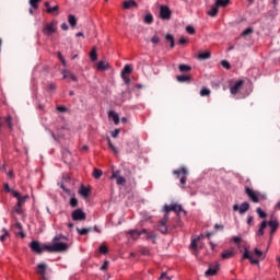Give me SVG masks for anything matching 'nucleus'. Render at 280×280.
Here are the masks:
<instances>
[{
	"label": "nucleus",
	"mask_w": 280,
	"mask_h": 280,
	"mask_svg": "<svg viewBox=\"0 0 280 280\" xmlns=\"http://www.w3.org/2000/svg\"><path fill=\"white\" fill-rule=\"evenodd\" d=\"M269 226L271 229L270 231V238L272 240V235H275V233L277 232V229H279V221L275 220H270L269 222L262 221L256 235L258 237H261V235H264V230Z\"/></svg>",
	"instance_id": "f257e3e1"
},
{
	"label": "nucleus",
	"mask_w": 280,
	"mask_h": 280,
	"mask_svg": "<svg viewBox=\"0 0 280 280\" xmlns=\"http://www.w3.org/2000/svg\"><path fill=\"white\" fill-rule=\"evenodd\" d=\"M44 250L48 253H65L69 250V245L63 242H52V245H44Z\"/></svg>",
	"instance_id": "f03ea898"
},
{
	"label": "nucleus",
	"mask_w": 280,
	"mask_h": 280,
	"mask_svg": "<svg viewBox=\"0 0 280 280\" xmlns=\"http://www.w3.org/2000/svg\"><path fill=\"white\" fill-rule=\"evenodd\" d=\"M56 32H58V22L56 21L46 24L43 28V34H45V36H51V34H56Z\"/></svg>",
	"instance_id": "7ed1b4c3"
},
{
	"label": "nucleus",
	"mask_w": 280,
	"mask_h": 280,
	"mask_svg": "<svg viewBox=\"0 0 280 280\" xmlns=\"http://www.w3.org/2000/svg\"><path fill=\"white\" fill-rule=\"evenodd\" d=\"M173 174L177 176V178H180L179 180L180 185H185L187 183V174H189V172L185 168V166L176 171H173Z\"/></svg>",
	"instance_id": "20e7f679"
},
{
	"label": "nucleus",
	"mask_w": 280,
	"mask_h": 280,
	"mask_svg": "<svg viewBox=\"0 0 280 280\" xmlns=\"http://www.w3.org/2000/svg\"><path fill=\"white\" fill-rule=\"evenodd\" d=\"M71 218L74 222H84L86 220V213L79 208L72 211Z\"/></svg>",
	"instance_id": "39448f33"
},
{
	"label": "nucleus",
	"mask_w": 280,
	"mask_h": 280,
	"mask_svg": "<svg viewBox=\"0 0 280 280\" xmlns=\"http://www.w3.org/2000/svg\"><path fill=\"white\" fill-rule=\"evenodd\" d=\"M170 221V215L165 214L164 218L158 223V231L163 235H167V222Z\"/></svg>",
	"instance_id": "423d86ee"
},
{
	"label": "nucleus",
	"mask_w": 280,
	"mask_h": 280,
	"mask_svg": "<svg viewBox=\"0 0 280 280\" xmlns=\"http://www.w3.org/2000/svg\"><path fill=\"white\" fill-rule=\"evenodd\" d=\"M160 19H162L163 21H170L172 19V10H170V7H160Z\"/></svg>",
	"instance_id": "0eeeda50"
},
{
	"label": "nucleus",
	"mask_w": 280,
	"mask_h": 280,
	"mask_svg": "<svg viewBox=\"0 0 280 280\" xmlns=\"http://www.w3.org/2000/svg\"><path fill=\"white\" fill-rule=\"evenodd\" d=\"M131 236L135 237V235H147V240H156V234L154 232H148V230L143 229L142 231L133 230L130 232Z\"/></svg>",
	"instance_id": "6e6552de"
},
{
	"label": "nucleus",
	"mask_w": 280,
	"mask_h": 280,
	"mask_svg": "<svg viewBox=\"0 0 280 280\" xmlns=\"http://www.w3.org/2000/svg\"><path fill=\"white\" fill-rule=\"evenodd\" d=\"M220 270V262H213L209 266V269L205 272L206 277H215Z\"/></svg>",
	"instance_id": "1a4fd4ad"
},
{
	"label": "nucleus",
	"mask_w": 280,
	"mask_h": 280,
	"mask_svg": "<svg viewBox=\"0 0 280 280\" xmlns=\"http://www.w3.org/2000/svg\"><path fill=\"white\" fill-rule=\"evenodd\" d=\"M248 209H250V203H248L247 201L243 202L241 206L238 205L233 206V211H238L241 215H244V213H246Z\"/></svg>",
	"instance_id": "9d476101"
},
{
	"label": "nucleus",
	"mask_w": 280,
	"mask_h": 280,
	"mask_svg": "<svg viewBox=\"0 0 280 280\" xmlns=\"http://www.w3.org/2000/svg\"><path fill=\"white\" fill-rule=\"evenodd\" d=\"M165 215H168L170 211H175V213H180L183 211V206L180 205H172V206H164Z\"/></svg>",
	"instance_id": "9b49d317"
},
{
	"label": "nucleus",
	"mask_w": 280,
	"mask_h": 280,
	"mask_svg": "<svg viewBox=\"0 0 280 280\" xmlns=\"http://www.w3.org/2000/svg\"><path fill=\"white\" fill-rule=\"evenodd\" d=\"M30 248L31 250H33V253H37V255H40L43 253V250H45V246H40V243H38L37 241H32L30 243Z\"/></svg>",
	"instance_id": "f8f14e48"
},
{
	"label": "nucleus",
	"mask_w": 280,
	"mask_h": 280,
	"mask_svg": "<svg viewBox=\"0 0 280 280\" xmlns=\"http://www.w3.org/2000/svg\"><path fill=\"white\" fill-rule=\"evenodd\" d=\"M245 194L248 196L252 202H259V196H257V192H255V190H253L252 188L245 187Z\"/></svg>",
	"instance_id": "ddd939ff"
},
{
	"label": "nucleus",
	"mask_w": 280,
	"mask_h": 280,
	"mask_svg": "<svg viewBox=\"0 0 280 280\" xmlns=\"http://www.w3.org/2000/svg\"><path fill=\"white\" fill-rule=\"evenodd\" d=\"M36 272L40 275L43 280H47L45 275H47V265L45 262H40L36 267Z\"/></svg>",
	"instance_id": "4468645a"
},
{
	"label": "nucleus",
	"mask_w": 280,
	"mask_h": 280,
	"mask_svg": "<svg viewBox=\"0 0 280 280\" xmlns=\"http://www.w3.org/2000/svg\"><path fill=\"white\" fill-rule=\"evenodd\" d=\"M243 85H244V80L236 81L235 84L230 88V93L232 95H237V93H240V89H242Z\"/></svg>",
	"instance_id": "2eb2a0df"
},
{
	"label": "nucleus",
	"mask_w": 280,
	"mask_h": 280,
	"mask_svg": "<svg viewBox=\"0 0 280 280\" xmlns=\"http://www.w3.org/2000/svg\"><path fill=\"white\" fill-rule=\"evenodd\" d=\"M243 259H249V264L252 265H259V260L253 258L250 255V252H248V248H245V252L243 254Z\"/></svg>",
	"instance_id": "dca6fc26"
},
{
	"label": "nucleus",
	"mask_w": 280,
	"mask_h": 280,
	"mask_svg": "<svg viewBox=\"0 0 280 280\" xmlns=\"http://www.w3.org/2000/svg\"><path fill=\"white\" fill-rule=\"evenodd\" d=\"M137 7H138V4H137V1H135V0L124 1V3H122V8L125 10H130V8H137Z\"/></svg>",
	"instance_id": "f3484780"
},
{
	"label": "nucleus",
	"mask_w": 280,
	"mask_h": 280,
	"mask_svg": "<svg viewBox=\"0 0 280 280\" xmlns=\"http://www.w3.org/2000/svg\"><path fill=\"white\" fill-rule=\"evenodd\" d=\"M79 194L83 198H89V196H91V189L86 188L85 186H81V188L79 189Z\"/></svg>",
	"instance_id": "a211bd4d"
},
{
	"label": "nucleus",
	"mask_w": 280,
	"mask_h": 280,
	"mask_svg": "<svg viewBox=\"0 0 280 280\" xmlns=\"http://www.w3.org/2000/svg\"><path fill=\"white\" fill-rule=\"evenodd\" d=\"M220 11L219 7L217 3H214L212 7H211V10L208 11V16H218V12Z\"/></svg>",
	"instance_id": "6ab92c4d"
},
{
	"label": "nucleus",
	"mask_w": 280,
	"mask_h": 280,
	"mask_svg": "<svg viewBox=\"0 0 280 280\" xmlns=\"http://www.w3.org/2000/svg\"><path fill=\"white\" fill-rule=\"evenodd\" d=\"M143 23H145V25H152L154 23V16L152 15V13H148L143 18Z\"/></svg>",
	"instance_id": "aec40b11"
},
{
	"label": "nucleus",
	"mask_w": 280,
	"mask_h": 280,
	"mask_svg": "<svg viewBox=\"0 0 280 280\" xmlns=\"http://www.w3.org/2000/svg\"><path fill=\"white\" fill-rule=\"evenodd\" d=\"M96 69H97L98 71H106V69H108V63H107V61H104V60L98 61V63H97V66H96Z\"/></svg>",
	"instance_id": "412c9836"
},
{
	"label": "nucleus",
	"mask_w": 280,
	"mask_h": 280,
	"mask_svg": "<svg viewBox=\"0 0 280 280\" xmlns=\"http://www.w3.org/2000/svg\"><path fill=\"white\" fill-rule=\"evenodd\" d=\"M14 229H16L19 232L16 233L18 235H21V237H25V233L23 232V224L21 222H16L14 224Z\"/></svg>",
	"instance_id": "4be33fe9"
},
{
	"label": "nucleus",
	"mask_w": 280,
	"mask_h": 280,
	"mask_svg": "<svg viewBox=\"0 0 280 280\" xmlns=\"http://www.w3.org/2000/svg\"><path fill=\"white\" fill-rule=\"evenodd\" d=\"M108 117H112V119H113L115 126L119 125V115H117V113L110 110V112L108 113Z\"/></svg>",
	"instance_id": "5701e85b"
},
{
	"label": "nucleus",
	"mask_w": 280,
	"mask_h": 280,
	"mask_svg": "<svg viewBox=\"0 0 280 280\" xmlns=\"http://www.w3.org/2000/svg\"><path fill=\"white\" fill-rule=\"evenodd\" d=\"M132 65H126L121 71V75H129L130 73H132Z\"/></svg>",
	"instance_id": "b1692460"
},
{
	"label": "nucleus",
	"mask_w": 280,
	"mask_h": 280,
	"mask_svg": "<svg viewBox=\"0 0 280 280\" xmlns=\"http://www.w3.org/2000/svg\"><path fill=\"white\" fill-rule=\"evenodd\" d=\"M90 58L92 60V62L97 61V47H93L91 52H90Z\"/></svg>",
	"instance_id": "393cba45"
},
{
	"label": "nucleus",
	"mask_w": 280,
	"mask_h": 280,
	"mask_svg": "<svg viewBox=\"0 0 280 280\" xmlns=\"http://www.w3.org/2000/svg\"><path fill=\"white\" fill-rule=\"evenodd\" d=\"M62 73H63V79L70 78L72 82H78V77L75 74L68 73L67 70H63Z\"/></svg>",
	"instance_id": "a878e982"
},
{
	"label": "nucleus",
	"mask_w": 280,
	"mask_h": 280,
	"mask_svg": "<svg viewBox=\"0 0 280 280\" xmlns=\"http://www.w3.org/2000/svg\"><path fill=\"white\" fill-rule=\"evenodd\" d=\"M177 82H191V77L189 75H185V74H182V75H177Z\"/></svg>",
	"instance_id": "bb28decb"
},
{
	"label": "nucleus",
	"mask_w": 280,
	"mask_h": 280,
	"mask_svg": "<svg viewBox=\"0 0 280 280\" xmlns=\"http://www.w3.org/2000/svg\"><path fill=\"white\" fill-rule=\"evenodd\" d=\"M91 231H93V229L91 228H77V232L79 233V235H88V233H91Z\"/></svg>",
	"instance_id": "cd10ccee"
},
{
	"label": "nucleus",
	"mask_w": 280,
	"mask_h": 280,
	"mask_svg": "<svg viewBox=\"0 0 280 280\" xmlns=\"http://www.w3.org/2000/svg\"><path fill=\"white\" fill-rule=\"evenodd\" d=\"M233 250H224L222 254H221V258L222 259H231V257H233Z\"/></svg>",
	"instance_id": "c85d7f7f"
},
{
	"label": "nucleus",
	"mask_w": 280,
	"mask_h": 280,
	"mask_svg": "<svg viewBox=\"0 0 280 280\" xmlns=\"http://www.w3.org/2000/svg\"><path fill=\"white\" fill-rule=\"evenodd\" d=\"M28 198H30V196H27V195L26 196H20L18 198V206L23 207Z\"/></svg>",
	"instance_id": "c756f323"
},
{
	"label": "nucleus",
	"mask_w": 280,
	"mask_h": 280,
	"mask_svg": "<svg viewBox=\"0 0 280 280\" xmlns=\"http://www.w3.org/2000/svg\"><path fill=\"white\" fill-rule=\"evenodd\" d=\"M68 22L71 27H75V25H78V19H75L74 15L70 14L68 16Z\"/></svg>",
	"instance_id": "7c9ffc66"
},
{
	"label": "nucleus",
	"mask_w": 280,
	"mask_h": 280,
	"mask_svg": "<svg viewBox=\"0 0 280 280\" xmlns=\"http://www.w3.org/2000/svg\"><path fill=\"white\" fill-rule=\"evenodd\" d=\"M229 3H231V0H217L215 4L219 8H226V5H229Z\"/></svg>",
	"instance_id": "2f4dec72"
},
{
	"label": "nucleus",
	"mask_w": 280,
	"mask_h": 280,
	"mask_svg": "<svg viewBox=\"0 0 280 280\" xmlns=\"http://www.w3.org/2000/svg\"><path fill=\"white\" fill-rule=\"evenodd\" d=\"M211 58V52L206 51L198 55L199 60H209Z\"/></svg>",
	"instance_id": "473e14b6"
},
{
	"label": "nucleus",
	"mask_w": 280,
	"mask_h": 280,
	"mask_svg": "<svg viewBox=\"0 0 280 280\" xmlns=\"http://www.w3.org/2000/svg\"><path fill=\"white\" fill-rule=\"evenodd\" d=\"M178 69L182 73H187V71H189L191 69V66L182 63L178 66Z\"/></svg>",
	"instance_id": "72a5a7b5"
},
{
	"label": "nucleus",
	"mask_w": 280,
	"mask_h": 280,
	"mask_svg": "<svg viewBox=\"0 0 280 280\" xmlns=\"http://www.w3.org/2000/svg\"><path fill=\"white\" fill-rule=\"evenodd\" d=\"M67 236L62 235V234H59V235H56L54 238H52V242H67Z\"/></svg>",
	"instance_id": "f704fd0d"
},
{
	"label": "nucleus",
	"mask_w": 280,
	"mask_h": 280,
	"mask_svg": "<svg viewBox=\"0 0 280 280\" xmlns=\"http://www.w3.org/2000/svg\"><path fill=\"white\" fill-rule=\"evenodd\" d=\"M200 95L201 97H209V95H211V90L203 88L200 90Z\"/></svg>",
	"instance_id": "c9c22d12"
},
{
	"label": "nucleus",
	"mask_w": 280,
	"mask_h": 280,
	"mask_svg": "<svg viewBox=\"0 0 280 280\" xmlns=\"http://www.w3.org/2000/svg\"><path fill=\"white\" fill-rule=\"evenodd\" d=\"M28 3L33 10H38V3H40V0H28Z\"/></svg>",
	"instance_id": "e433bc0d"
},
{
	"label": "nucleus",
	"mask_w": 280,
	"mask_h": 280,
	"mask_svg": "<svg viewBox=\"0 0 280 280\" xmlns=\"http://www.w3.org/2000/svg\"><path fill=\"white\" fill-rule=\"evenodd\" d=\"M165 38L168 43H171V49H174L175 47L174 36L172 34H167Z\"/></svg>",
	"instance_id": "4c0bfd02"
},
{
	"label": "nucleus",
	"mask_w": 280,
	"mask_h": 280,
	"mask_svg": "<svg viewBox=\"0 0 280 280\" xmlns=\"http://www.w3.org/2000/svg\"><path fill=\"white\" fill-rule=\"evenodd\" d=\"M58 10H60V8L58 5L48 7V9H46V12H47V14H54V12H58Z\"/></svg>",
	"instance_id": "58836bf2"
},
{
	"label": "nucleus",
	"mask_w": 280,
	"mask_h": 280,
	"mask_svg": "<svg viewBox=\"0 0 280 280\" xmlns=\"http://www.w3.org/2000/svg\"><path fill=\"white\" fill-rule=\"evenodd\" d=\"M198 240H200V236L198 238L192 240L190 243V248H192L194 250H198Z\"/></svg>",
	"instance_id": "ea45409f"
},
{
	"label": "nucleus",
	"mask_w": 280,
	"mask_h": 280,
	"mask_svg": "<svg viewBox=\"0 0 280 280\" xmlns=\"http://www.w3.org/2000/svg\"><path fill=\"white\" fill-rule=\"evenodd\" d=\"M102 170L100 168H94V172H93V176L96 178V179H100L102 178Z\"/></svg>",
	"instance_id": "a19ab883"
},
{
	"label": "nucleus",
	"mask_w": 280,
	"mask_h": 280,
	"mask_svg": "<svg viewBox=\"0 0 280 280\" xmlns=\"http://www.w3.org/2000/svg\"><path fill=\"white\" fill-rule=\"evenodd\" d=\"M151 43L153 45H159V43H161V37H159L158 34L153 35V37L151 38Z\"/></svg>",
	"instance_id": "79ce46f5"
},
{
	"label": "nucleus",
	"mask_w": 280,
	"mask_h": 280,
	"mask_svg": "<svg viewBox=\"0 0 280 280\" xmlns=\"http://www.w3.org/2000/svg\"><path fill=\"white\" fill-rule=\"evenodd\" d=\"M108 143V148H110V150H113L114 154H117L119 151L117 150V147H115L113 144V142L110 141V139L107 140Z\"/></svg>",
	"instance_id": "37998d69"
},
{
	"label": "nucleus",
	"mask_w": 280,
	"mask_h": 280,
	"mask_svg": "<svg viewBox=\"0 0 280 280\" xmlns=\"http://www.w3.org/2000/svg\"><path fill=\"white\" fill-rule=\"evenodd\" d=\"M256 213L259 215V218H261V219H264V218H266L268 214L264 211V210H261V208H257L256 209Z\"/></svg>",
	"instance_id": "c03bdc74"
},
{
	"label": "nucleus",
	"mask_w": 280,
	"mask_h": 280,
	"mask_svg": "<svg viewBox=\"0 0 280 280\" xmlns=\"http://www.w3.org/2000/svg\"><path fill=\"white\" fill-rule=\"evenodd\" d=\"M98 250L102 255H108V247H106L105 245H101L98 247Z\"/></svg>",
	"instance_id": "a18cd8bd"
},
{
	"label": "nucleus",
	"mask_w": 280,
	"mask_h": 280,
	"mask_svg": "<svg viewBox=\"0 0 280 280\" xmlns=\"http://www.w3.org/2000/svg\"><path fill=\"white\" fill-rule=\"evenodd\" d=\"M254 255H256V257H261V259H265L266 256H264V252H261L258 248L254 249Z\"/></svg>",
	"instance_id": "49530a36"
},
{
	"label": "nucleus",
	"mask_w": 280,
	"mask_h": 280,
	"mask_svg": "<svg viewBox=\"0 0 280 280\" xmlns=\"http://www.w3.org/2000/svg\"><path fill=\"white\" fill-rule=\"evenodd\" d=\"M5 122H7V126L9 128V130H12L13 126H12V116H8L5 118Z\"/></svg>",
	"instance_id": "de8ad7c7"
},
{
	"label": "nucleus",
	"mask_w": 280,
	"mask_h": 280,
	"mask_svg": "<svg viewBox=\"0 0 280 280\" xmlns=\"http://www.w3.org/2000/svg\"><path fill=\"white\" fill-rule=\"evenodd\" d=\"M22 206H19V203H16V206L13 208V213H18L19 215H21V213H23V209H21Z\"/></svg>",
	"instance_id": "09e8293b"
},
{
	"label": "nucleus",
	"mask_w": 280,
	"mask_h": 280,
	"mask_svg": "<svg viewBox=\"0 0 280 280\" xmlns=\"http://www.w3.org/2000/svg\"><path fill=\"white\" fill-rule=\"evenodd\" d=\"M57 56H58L60 62L63 65V67H67V60H65V57H62V52L58 51Z\"/></svg>",
	"instance_id": "8fccbe9b"
},
{
	"label": "nucleus",
	"mask_w": 280,
	"mask_h": 280,
	"mask_svg": "<svg viewBox=\"0 0 280 280\" xmlns=\"http://www.w3.org/2000/svg\"><path fill=\"white\" fill-rule=\"evenodd\" d=\"M186 32H187V34L194 35V34H196V28H194V26H191V25H188V26H186Z\"/></svg>",
	"instance_id": "3c124183"
},
{
	"label": "nucleus",
	"mask_w": 280,
	"mask_h": 280,
	"mask_svg": "<svg viewBox=\"0 0 280 280\" xmlns=\"http://www.w3.org/2000/svg\"><path fill=\"white\" fill-rule=\"evenodd\" d=\"M116 184L117 185H126V177H117L116 178Z\"/></svg>",
	"instance_id": "603ef678"
},
{
	"label": "nucleus",
	"mask_w": 280,
	"mask_h": 280,
	"mask_svg": "<svg viewBox=\"0 0 280 280\" xmlns=\"http://www.w3.org/2000/svg\"><path fill=\"white\" fill-rule=\"evenodd\" d=\"M249 34H253V28L247 27L245 31L242 32L241 36H248Z\"/></svg>",
	"instance_id": "864d4df0"
},
{
	"label": "nucleus",
	"mask_w": 280,
	"mask_h": 280,
	"mask_svg": "<svg viewBox=\"0 0 280 280\" xmlns=\"http://www.w3.org/2000/svg\"><path fill=\"white\" fill-rule=\"evenodd\" d=\"M120 174H121V171H113L110 178L117 179V178L121 177Z\"/></svg>",
	"instance_id": "5fc2aeb1"
},
{
	"label": "nucleus",
	"mask_w": 280,
	"mask_h": 280,
	"mask_svg": "<svg viewBox=\"0 0 280 280\" xmlns=\"http://www.w3.org/2000/svg\"><path fill=\"white\" fill-rule=\"evenodd\" d=\"M70 207H73V208L78 207V199L75 197H72L70 199Z\"/></svg>",
	"instance_id": "6e6d98bb"
},
{
	"label": "nucleus",
	"mask_w": 280,
	"mask_h": 280,
	"mask_svg": "<svg viewBox=\"0 0 280 280\" xmlns=\"http://www.w3.org/2000/svg\"><path fill=\"white\" fill-rule=\"evenodd\" d=\"M4 235L0 236V242H5V237H8V235H10V233H8V230L2 229Z\"/></svg>",
	"instance_id": "4d7b16f0"
},
{
	"label": "nucleus",
	"mask_w": 280,
	"mask_h": 280,
	"mask_svg": "<svg viewBox=\"0 0 280 280\" xmlns=\"http://www.w3.org/2000/svg\"><path fill=\"white\" fill-rule=\"evenodd\" d=\"M163 279L172 280V277L167 276V272H162L159 280H163Z\"/></svg>",
	"instance_id": "13d9d810"
},
{
	"label": "nucleus",
	"mask_w": 280,
	"mask_h": 280,
	"mask_svg": "<svg viewBox=\"0 0 280 280\" xmlns=\"http://www.w3.org/2000/svg\"><path fill=\"white\" fill-rule=\"evenodd\" d=\"M221 66H222L224 69H231V63H229V61H226V60H222V61H221Z\"/></svg>",
	"instance_id": "bf43d9fd"
},
{
	"label": "nucleus",
	"mask_w": 280,
	"mask_h": 280,
	"mask_svg": "<svg viewBox=\"0 0 280 280\" xmlns=\"http://www.w3.org/2000/svg\"><path fill=\"white\" fill-rule=\"evenodd\" d=\"M121 78H122L125 84H130V82H131L130 77H128L126 74H121Z\"/></svg>",
	"instance_id": "052dcab7"
},
{
	"label": "nucleus",
	"mask_w": 280,
	"mask_h": 280,
	"mask_svg": "<svg viewBox=\"0 0 280 280\" xmlns=\"http://www.w3.org/2000/svg\"><path fill=\"white\" fill-rule=\"evenodd\" d=\"M10 194H12L13 198H18L21 196V192L16 191V190H11Z\"/></svg>",
	"instance_id": "680f3d73"
},
{
	"label": "nucleus",
	"mask_w": 280,
	"mask_h": 280,
	"mask_svg": "<svg viewBox=\"0 0 280 280\" xmlns=\"http://www.w3.org/2000/svg\"><path fill=\"white\" fill-rule=\"evenodd\" d=\"M57 110H58L59 113H67V107L63 106V105H60V106L57 107Z\"/></svg>",
	"instance_id": "e2e57ef3"
},
{
	"label": "nucleus",
	"mask_w": 280,
	"mask_h": 280,
	"mask_svg": "<svg viewBox=\"0 0 280 280\" xmlns=\"http://www.w3.org/2000/svg\"><path fill=\"white\" fill-rule=\"evenodd\" d=\"M119 132H120L119 129H115V130L112 132V137H113L114 139H117V137H119Z\"/></svg>",
	"instance_id": "0e129e2a"
},
{
	"label": "nucleus",
	"mask_w": 280,
	"mask_h": 280,
	"mask_svg": "<svg viewBox=\"0 0 280 280\" xmlns=\"http://www.w3.org/2000/svg\"><path fill=\"white\" fill-rule=\"evenodd\" d=\"M223 230H224V225H222V224L214 225V231H223Z\"/></svg>",
	"instance_id": "69168bd1"
},
{
	"label": "nucleus",
	"mask_w": 280,
	"mask_h": 280,
	"mask_svg": "<svg viewBox=\"0 0 280 280\" xmlns=\"http://www.w3.org/2000/svg\"><path fill=\"white\" fill-rule=\"evenodd\" d=\"M187 42L188 40L185 37H180L179 40H178L179 45H186Z\"/></svg>",
	"instance_id": "338daca9"
},
{
	"label": "nucleus",
	"mask_w": 280,
	"mask_h": 280,
	"mask_svg": "<svg viewBox=\"0 0 280 280\" xmlns=\"http://www.w3.org/2000/svg\"><path fill=\"white\" fill-rule=\"evenodd\" d=\"M48 91H56V84L55 83H49L48 84Z\"/></svg>",
	"instance_id": "774afa93"
}]
</instances>
